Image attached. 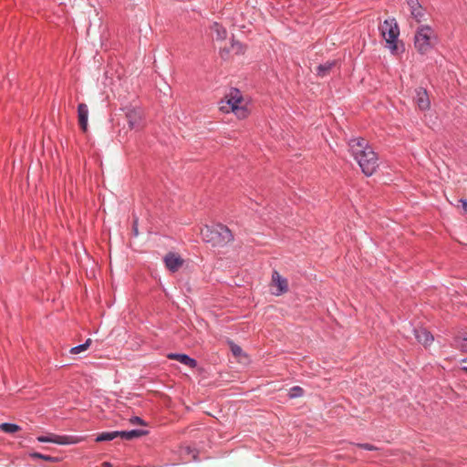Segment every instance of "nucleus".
Segmentation results:
<instances>
[{"mask_svg":"<svg viewBox=\"0 0 467 467\" xmlns=\"http://www.w3.org/2000/svg\"><path fill=\"white\" fill-rule=\"evenodd\" d=\"M349 150L366 176H371L377 170L378 157L368 142L363 138L350 140Z\"/></svg>","mask_w":467,"mask_h":467,"instance_id":"1","label":"nucleus"},{"mask_svg":"<svg viewBox=\"0 0 467 467\" xmlns=\"http://www.w3.org/2000/svg\"><path fill=\"white\" fill-rule=\"evenodd\" d=\"M219 109L222 112H233L240 119H245L249 115L247 103L244 101L241 92L233 88L230 92L220 101Z\"/></svg>","mask_w":467,"mask_h":467,"instance_id":"2","label":"nucleus"},{"mask_svg":"<svg viewBox=\"0 0 467 467\" xmlns=\"http://www.w3.org/2000/svg\"><path fill=\"white\" fill-rule=\"evenodd\" d=\"M201 235L204 242L211 244L213 246H223L234 239L232 232L223 224L205 225L201 229Z\"/></svg>","mask_w":467,"mask_h":467,"instance_id":"3","label":"nucleus"},{"mask_svg":"<svg viewBox=\"0 0 467 467\" xmlns=\"http://www.w3.org/2000/svg\"><path fill=\"white\" fill-rule=\"evenodd\" d=\"M436 43V35L429 26L418 28L414 37V47L421 54L429 52Z\"/></svg>","mask_w":467,"mask_h":467,"instance_id":"4","label":"nucleus"},{"mask_svg":"<svg viewBox=\"0 0 467 467\" xmlns=\"http://www.w3.org/2000/svg\"><path fill=\"white\" fill-rule=\"evenodd\" d=\"M381 36L389 45V48L395 52L397 50L396 41L400 35L399 26L394 18L386 19L379 26Z\"/></svg>","mask_w":467,"mask_h":467,"instance_id":"5","label":"nucleus"},{"mask_svg":"<svg viewBox=\"0 0 467 467\" xmlns=\"http://www.w3.org/2000/svg\"><path fill=\"white\" fill-rule=\"evenodd\" d=\"M125 116L130 130H140L144 127L143 112L140 108H126Z\"/></svg>","mask_w":467,"mask_h":467,"instance_id":"6","label":"nucleus"},{"mask_svg":"<svg viewBox=\"0 0 467 467\" xmlns=\"http://www.w3.org/2000/svg\"><path fill=\"white\" fill-rule=\"evenodd\" d=\"M272 287L275 289L273 291L274 295H282L288 290V281L281 276L277 271H274L272 275Z\"/></svg>","mask_w":467,"mask_h":467,"instance_id":"7","label":"nucleus"},{"mask_svg":"<svg viewBox=\"0 0 467 467\" xmlns=\"http://www.w3.org/2000/svg\"><path fill=\"white\" fill-rule=\"evenodd\" d=\"M166 267L172 272H176L183 265V259L175 253H168L164 257Z\"/></svg>","mask_w":467,"mask_h":467,"instance_id":"8","label":"nucleus"},{"mask_svg":"<svg viewBox=\"0 0 467 467\" xmlns=\"http://www.w3.org/2000/svg\"><path fill=\"white\" fill-rule=\"evenodd\" d=\"M416 96L414 101L420 110H426L431 106V101L426 89L419 88L415 90Z\"/></svg>","mask_w":467,"mask_h":467,"instance_id":"9","label":"nucleus"},{"mask_svg":"<svg viewBox=\"0 0 467 467\" xmlns=\"http://www.w3.org/2000/svg\"><path fill=\"white\" fill-rule=\"evenodd\" d=\"M37 441L40 442H52L57 444H70L74 443L75 441H73L72 437L68 436H59L56 434H49L47 436H39L37 437Z\"/></svg>","mask_w":467,"mask_h":467,"instance_id":"10","label":"nucleus"},{"mask_svg":"<svg viewBox=\"0 0 467 467\" xmlns=\"http://www.w3.org/2000/svg\"><path fill=\"white\" fill-rule=\"evenodd\" d=\"M231 52L241 54L244 52V47L240 42L232 40L229 47H220V56L223 59H227Z\"/></svg>","mask_w":467,"mask_h":467,"instance_id":"11","label":"nucleus"},{"mask_svg":"<svg viewBox=\"0 0 467 467\" xmlns=\"http://www.w3.org/2000/svg\"><path fill=\"white\" fill-rule=\"evenodd\" d=\"M407 4L410 9L411 16L418 22H421L424 16V12L418 0H407Z\"/></svg>","mask_w":467,"mask_h":467,"instance_id":"12","label":"nucleus"},{"mask_svg":"<svg viewBox=\"0 0 467 467\" xmlns=\"http://www.w3.org/2000/svg\"><path fill=\"white\" fill-rule=\"evenodd\" d=\"M88 109L84 103H80L78 107V119L80 129L86 132L88 130Z\"/></svg>","mask_w":467,"mask_h":467,"instance_id":"13","label":"nucleus"},{"mask_svg":"<svg viewBox=\"0 0 467 467\" xmlns=\"http://www.w3.org/2000/svg\"><path fill=\"white\" fill-rule=\"evenodd\" d=\"M414 334L417 340L425 347L430 346L434 340L433 336L425 328H416Z\"/></svg>","mask_w":467,"mask_h":467,"instance_id":"14","label":"nucleus"},{"mask_svg":"<svg viewBox=\"0 0 467 467\" xmlns=\"http://www.w3.org/2000/svg\"><path fill=\"white\" fill-rule=\"evenodd\" d=\"M167 358L170 359L177 360L190 368H195L197 365V362L193 358L185 354L170 353L167 355Z\"/></svg>","mask_w":467,"mask_h":467,"instance_id":"15","label":"nucleus"},{"mask_svg":"<svg viewBox=\"0 0 467 467\" xmlns=\"http://www.w3.org/2000/svg\"><path fill=\"white\" fill-rule=\"evenodd\" d=\"M227 32L224 27H223L218 23H213L211 26V36L213 39L217 41H223L225 39Z\"/></svg>","mask_w":467,"mask_h":467,"instance_id":"16","label":"nucleus"},{"mask_svg":"<svg viewBox=\"0 0 467 467\" xmlns=\"http://www.w3.org/2000/svg\"><path fill=\"white\" fill-rule=\"evenodd\" d=\"M119 437L125 440H133L147 434L146 431L143 430H132L129 431H119Z\"/></svg>","mask_w":467,"mask_h":467,"instance_id":"17","label":"nucleus"},{"mask_svg":"<svg viewBox=\"0 0 467 467\" xmlns=\"http://www.w3.org/2000/svg\"><path fill=\"white\" fill-rule=\"evenodd\" d=\"M335 66L334 62H326L325 64L319 65L316 68V73L319 77L327 76L331 68Z\"/></svg>","mask_w":467,"mask_h":467,"instance_id":"18","label":"nucleus"},{"mask_svg":"<svg viewBox=\"0 0 467 467\" xmlns=\"http://www.w3.org/2000/svg\"><path fill=\"white\" fill-rule=\"evenodd\" d=\"M119 433L118 431H111V432H102L97 436L96 441L100 442V441H112L115 438L119 437Z\"/></svg>","mask_w":467,"mask_h":467,"instance_id":"19","label":"nucleus"},{"mask_svg":"<svg viewBox=\"0 0 467 467\" xmlns=\"http://www.w3.org/2000/svg\"><path fill=\"white\" fill-rule=\"evenodd\" d=\"M90 343H91V339L88 338L84 344H81L79 346L72 348L70 349V353L73 354V355L79 354V353L87 350L88 348L89 347Z\"/></svg>","mask_w":467,"mask_h":467,"instance_id":"20","label":"nucleus"},{"mask_svg":"<svg viewBox=\"0 0 467 467\" xmlns=\"http://www.w3.org/2000/svg\"><path fill=\"white\" fill-rule=\"evenodd\" d=\"M304 394V389L299 386H295L289 389L288 396L291 399L302 397Z\"/></svg>","mask_w":467,"mask_h":467,"instance_id":"21","label":"nucleus"},{"mask_svg":"<svg viewBox=\"0 0 467 467\" xmlns=\"http://www.w3.org/2000/svg\"><path fill=\"white\" fill-rule=\"evenodd\" d=\"M455 344L462 352H467V337H458L455 339Z\"/></svg>","mask_w":467,"mask_h":467,"instance_id":"22","label":"nucleus"},{"mask_svg":"<svg viewBox=\"0 0 467 467\" xmlns=\"http://www.w3.org/2000/svg\"><path fill=\"white\" fill-rule=\"evenodd\" d=\"M18 429H19V427L16 424H12V423L0 424V430L5 432H7V433L16 432Z\"/></svg>","mask_w":467,"mask_h":467,"instance_id":"23","label":"nucleus"},{"mask_svg":"<svg viewBox=\"0 0 467 467\" xmlns=\"http://www.w3.org/2000/svg\"><path fill=\"white\" fill-rule=\"evenodd\" d=\"M31 459H43L47 462H55L57 461V458H55V457H51V456H48V455H44V454H41L39 452H34V453H31Z\"/></svg>","mask_w":467,"mask_h":467,"instance_id":"24","label":"nucleus"},{"mask_svg":"<svg viewBox=\"0 0 467 467\" xmlns=\"http://www.w3.org/2000/svg\"><path fill=\"white\" fill-rule=\"evenodd\" d=\"M232 352L235 357H240L242 355V348L237 345L232 346Z\"/></svg>","mask_w":467,"mask_h":467,"instance_id":"25","label":"nucleus"},{"mask_svg":"<svg viewBox=\"0 0 467 467\" xmlns=\"http://www.w3.org/2000/svg\"><path fill=\"white\" fill-rule=\"evenodd\" d=\"M130 422L132 424H140V425H144V421L139 418V417H133L130 419Z\"/></svg>","mask_w":467,"mask_h":467,"instance_id":"26","label":"nucleus"},{"mask_svg":"<svg viewBox=\"0 0 467 467\" xmlns=\"http://www.w3.org/2000/svg\"><path fill=\"white\" fill-rule=\"evenodd\" d=\"M133 233H134V235H138L139 234V231H138V225H137V220L134 221V224H133Z\"/></svg>","mask_w":467,"mask_h":467,"instance_id":"27","label":"nucleus"},{"mask_svg":"<svg viewBox=\"0 0 467 467\" xmlns=\"http://www.w3.org/2000/svg\"><path fill=\"white\" fill-rule=\"evenodd\" d=\"M462 369L467 372V359H463L461 363Z\"/></svg>","mask_w":467,"mask_h":467,"instance_id":"28","label":"nucleus"},{"mask_svg":"<svg viewBox=\"0 0 467 467\" xmlns=\"http://www.w3.org/2000/svg\"><path fill=\"white\" fill-rule=\"evenodd\" d=\"M461 202L462 204L463 211L467 213V201L466 200H461Z\"/></svg>","mask_w":467,"mask_h":467,"instance_id":"29","label":"nucleus"},{"mask_svg":"<svg viewBox=\"0 0 467 467\" xmlns=\"http://www.w3.org/2000/svg\"><path fill=\"white\" fill-rule=\"evenodd\" d=\"M362 447L367 449V450H371L372 449V447L370 445H368V444H364V445H362Z\"/></svg>","mask_w":467,"mask_h":467,"instance_id":"30","label":"nucleus"},{"mask_svg":"<svg viewBox=\"0 0 467 467\" xmlns=\"http://www.w3.org/2000/svg\"><path fill=\"white\" fill-rule=\"evenodd\" d=\"M103 465H104V466H106V467H109V463L105 462Z\"/></svg>","mask_w":467,"mask_h":467,"instance_id":"31","label":"nucleus"}]
</instances>
